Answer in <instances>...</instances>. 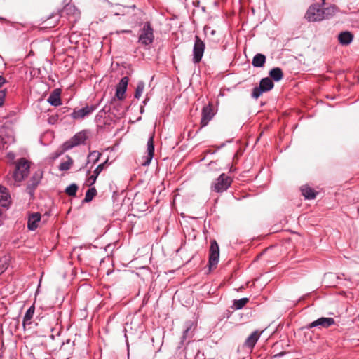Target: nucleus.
<instances>
[{"instance_id":"nucleus-13","label":"nucleus","mask_w":359,"mask_h":359,"mask_svg":"<svg viewBox=\"0 0 359 359\" xmlns=\"http://www.w3.org/2000/svg\"><path fill=\"white\" fill-rule=\"evenodd\" d=\"M335 323L332 318H320L312 322L308 325V328H312L316 326H322L323 327H329L334 325Z\"/></svg>"},{"instance_id":"nucleus-34","label":"nucleus","mask_w":359,"mask_h":359,"mask_svg":"<svg viewBox=\"0 0 359 359\" xmlns=\"http://www.w3.org/2000/svg\"><path fill=\"white\" fill-rule=\"evenodd\" d=\"M98 176H97L96 175L93 174L91 176L89 177V178L88 179V185L89 186H91L93 185L95 181H96V179Z\"/></svg>"},{"instance_id":"nucleus-18","label":"nucleus","mask_w":359,"mask_h":359,"mask_svg":"<svg viewBox=\"0 0 359 359\" xmlns=\"http://www.w3.org/2000/svg\"><path fill=\"white\" fill-rule=\"evenodd\" d=\"M9 198L10 196L8 193L7 189L3 186H0V202L3 207L8 206L10 203Z\"/></svg>"},{"instance_id":"nucleus-41","label":"nucleus","mask_w":359,"mask_h":359,"mask_svg":"<svg viewBox=\"0 0 359 359\" xmlns=\"http://www.w3.org/2000/svg\"><path fill=\"white\" fill-rule=\"evenodd\" d=\"M208 29H209V27H205V32H206L208 31Z\"/></svg>"},{"instance_id":"nucleus-27","label":"nucleus","mask_w":359,"mask_h":359,"mask_svg":"<svg viewBox=\"0 0 359 359\" xmlns=\"http://www.w3.org/2000/svg\"><path fill=\"white\" fill-rule=\"evenodd\" d=\"M249 302V299L244 297L241 299L234 300L233 307L235 309H241Z\"/></svg>"},{"instance_id":"nucleus-1","label":"nucleus","mask_w":359,"mask_h":359,"mask_svg":"<svg viewBox=\"0 0 359 359\" xmlns=\"http://www.w3.org/2000/svg\"><path fill=\"white\" fill-rule=\"evenodd\" d=\"M30 162L25 158H21L15 162V168L13 172L12 178L14 181V185L18 186V184L22 182L29 173Z\"/></svg>"},{"instance_id":"nucleus-26","label":"nucleus","mask_w":359,"mask_h":359,"mask_svg":"<svg viewBox=\"0 0 359 359\" xmlns=\"http://www.w3.org/2000/svg\"><path fill=\"white\" fill-rule=\"evenodd\" d=\"M101 155V153L97 151L90 152L88 156V162L92 161L93 164L96 163L99 161Z\"/></svg>"},{"instance_id":"nucleus-7","label":"nucleus","mask_w":359,"mask_h":359,"mask_svg":"<svg viewBox=\"0 0 359 359\" xmlns=\"http://www.w3.org/2000/svg\"><path fill=\"white\" fill-rule=\"evenodd\" d=\"M205 44L200 39L198 36H195L194 50H193V62L195 64L199 63L203 55Z\"/></svg>"},{"instance_id":"nucleus-45","label":"nucleus","mask_w":359,"mask_h":359,"mask_svg":"<svg viewBox=\"0 0 359 359\" xmlns=\"http://www.w3.org/2000/svg\"><path fill=\"white\" fill-rule=\"evenodd\" d=\"M67 359H69V358Z\"/></svg>"},{"instance_id":"nucleus-37","label":"nucleus","mask_w":359,"mask_h":359,"mask_svg":"<svg viewBox=\"0 0 359 359\" xmlns=\"http://www.w3.org/2000/svg\"><path fill=\"white\" fill-rule=\"evenodd\" d=\"M6 82V80L2 76H0V88Z\"/></svg>"},{"instance_id":"nucleus-16","label":"nucleus","mask_w":359,"mask_h":359,"mask_svg":"<svg viewBox=\"0 0 359 359\" xmlns=\"http://www.w3.org/2000/svg\"><path fill=\"white\" fill-rule=\"evenodd\" d=\"M61 90L60 88H56L53 90L50 93L49 97L48 98V102L53 106L57 107L62 104L61 99Z\"/></svg>"},{"instance_id":"nucleus-2","label":"nucleus","mask_w":359,"mask_h":359,"mask_svg":"<svg viewBox=\"0 0 359 359\" xmlns=\"http://www.w3.org/2000/svg\"><path fill=\"white\" fill-rule=\"evenodd\" d=\"M154 39V31L149 22L144 24L142 28L140 30L138 42L142 45L147 46L151 44Z\"/></svg>"},{"instance_id":"nucleus-28","label":"nucleus","mask_w":359,"mask_h":359,"mask_svg":"<svg viewBox=\"0 0 359 359\" xmlns=\"http://www.w3.org/2000/svg\"><path fill=\"white\" fill-rule=\"evenodd\" d=\"M78 190V186L76 184H72L65 189V194L69 196H75Z\"/></svg>"},{"instance_id":"nucleus-32","label":"nucleus","mask_w":359,"mask_h":359,"mask_svg":"<svg viewBox=\"0 0 359 359\" xmlns=\"http://www.w3.org/2000/svg\"><path fill=\"white\" fill-rule=\"evenodd\" d=\"M107 160L105 161L104 163L100 164L96 169L94 170L93 174L96 175L97 176L99 175V174L103 170L104 168L105 167L106 164L107 163Z\"/></svg>"},{"instance_id":"nucleus-44","label":"nucleus","mask_w":359,"mask_h":359,"mask_svg":"<svg viewBox=\"0 0 359 359\" xmlns=\"http://www.w3.org/2000/svg\"><path fill=\"white\" fill-rule=\"evenodd\" d=\"M67 344H68V343H69V342H70V340H69V339H68V340L67 341Z\"/></svg>"},{"instance_id":"nucleus-15","label":"nucleus","mask_w":359,"mask_h":359,"mask_svg":"<svg viewBox=\"0 0 359 359\" xmlns=\"http://www.w3.org/2000/svg\"><path fill=\"white\" fill-rule=\"evenodd\" d=\"M262 332H259L258 330L253 332L245 340L244 346L252 350L255 346L257 341L260 337Z\"/></svg>"},{"instance_id":"nucleus-22","label":"nucleus","mask_w":359,"mask_h":359,"mask_svg":"<svg viewBox=\"0 0 359 359\" xmlns=\"http://www.w3.org/2000/svg\"><path fill=\"white\" fill-rule=\"evenodd\" d=\"M269 76L276 81H279L283 77V73L280 68L275 67L269 72Z\"/></svg>"},{"instance_id":"nucleus-35","label":"nucleus","mask_w":359,"mask_h":359,"mask_svg":"<svg viewBox=\"0 0 359 359\" xmlns=\"http://www.w3.org/2000/svg\"><path fill=\"white\" fill-rule=\"evenodd\" d=\"M7 158L13 162V163H15V162H14V159L15 158V154L13 153V152H9L8 154H7Z\"/></svg>"},{"instance_id":"nucleus-42","label":"nucleus","mask_w":359,"mask_h":359,"mask_svg":"<svg viewBox=\"0 0 359 359\" xmlns=\"http://www.w3.org/2000/svg\"><path fill=\"white\" fill-rule=\"evenodd\" d=\"M212 165H213V163H210L209 164V166L211 168Z\"/></svg>"},{"instance_id":"nucleus-20","label":"nucleus","mask_w":359,"mask_h":359,"mask_svg":"<svg viewBox=\"0 0 359 359\" xmlns=\"http://www.w3.org/2000/svg\"><path fill=\"white\" fill-rule=\"evenodd\" d=\"M35 311L34 306H30L26 311L24 318H23V327H25L26 325L31 324V319L33 318L34 313Z\"/></svg>"},{"instance_id":"nucleus-40","label":"nucleus","mask_w":359,"mask_h":359,"mask_svg":"<svg viewBox=\"0 0 359 359\" xmlns=\"http://www.w3.org/2000/svg\"><path fill=\"white\" fill-rule=\"evenodd\" d=\"M215 30H212V31H211V34H212V35H213V34H215Z\"/></svg>"},{"instance_id":"nucleus-12","label":"nucleus","mask_w":359,"mask_h":359,"mask_svg":"<svg viewBox=\"0 0 359 359\" xmlns=\"http://www.w3.org/2000/svg\"><path fill=\"white\" fill-rule=\"evenodd\" d=\"M41 177V172H35L32 177L30 182L28 184L27 187V191L30 196H32L34 195V190L39 184Z\"/></svg>"},{"instance_id":"nucleus-24","label":"nucleus","mask_w":359,"mask_h":359,"mask_svg":"<svg viewBox=\"0 0 359 359\" xmlns=\"http://www.w3.org/2000/svg\"><path fill=\"white\" fill-rule=\"evenodd\" d=\"M67 161L62 162L60 164L59 169L62 171H67L70 169L73 164V160L69 156H67Z\"/></svg>"},{"instance_id":"nucleus-21","label":"nucleus","mask_w":359,"mask_h":359,"mask_svg":"<svg viewBox=\"0 0 359 359\" xmlns=\"http://www.w3.org/2000/svg\"><path fill=\"white\" fill-rule=\"evenodd\" d=\"M266 62V57L263 54L258 53L252 59V64L255 67H262Z\"/></svg>"},{"instance_id":"nucleus-31","label":"nucleus","mask_w":359,"mask_h":359,"mask_svg":"<svg viewBox=\"0 0 359 359\" xmlns=\"http://www.w3.org/2000/svg\"><path fill=\"white\" fill-rule=\"evenodd\" d=\"M335 11L336 8L334 6L323 8V15H325V18H328L329 17L333 15L335 13Z\"/></svg>"},{"instance_id":"nucleus-39","label":"nucleus","mask_w":359,"mask_h":359,"mask_svg":"<svg viewBox=\"0 0 359 359\" xmlns=\"http://www.w3.org/2000/svg\"><path fill=\"white\" fill-rule=\"evenodd\" d=\"M283 353H280V354H276V355H274V357H278V356H279V355H283Z\"/></svg>"},{"instance_id":"nucleus-43","label":"nucleus","mask_w":359,"mask_h":359,"mask_svg":"<svg viewBox=\"0 0 359 359\" xmlns=\"http://www.w3.org/2000/svg\"><path fill=\"white\" fill-rule=\"evenodd\" d=\"M63 346H65V344H64V343L62 344V346H61V348H60V349H62V348Z\"/></svg>"},{"instance_id":"nucleus-25","label":"nucleus","mask_w":359,"mask_h":359,"mask_svg":"<svg viewBox=\"0 0 359 359\" xmlns=\"http://www.w3.org/2000/svg\"><path fill=\"white\" fill-rule=\"evenodd\" d=\"M97 194V190L95 188H90L87 190L86 193V196L83 200L85 203H88L93 200V198L96 196Z\"/></svg>"},{"instance_id":"nucleus-3","label":"nucleus","mask_w":359,"mask_h":359,"mask_svg":"<svg viewBox=\"0 0 359 359\" xmlns=\"http://www.w3.org/2000/svg\"><path fill=\"white\" fill-rule=\"evenodd\" d=\"M87 138L88 135L85 131H81L76 133L70 140L66 141L62 145V151L64 152L72 149L74 147L84 144Z\"/></svg>"},{"instance_id":"nucleus-17","label":"nucleus","mask_w":359,"mask_h":359,"mask_svg":"<svg viewBox=\"0 0 359 359\" xmlns=\"http://www.w3.org/2000/svg\"><path fill=\"white\" fill-rule=\"evenodd\" d=\"M41 220V214L35 212L30 214L28 217L27 227L29 230L34 231L38 227V222Z\"/></svg>"},{"instance_id":"nucleus-33","label":"nucleus","mask_w":359,"mask_h":359,"mask_svg":"<svg viewBox=\"0 0 359 359\" xmlns=\"http://www.w3.org/2000/svg\"><path fill=\"white\" fill-rule=\"evenodd\" d=\"M6 92V90H0V107H2L4 104Z\"/></svg>"},{"instance_id":"nucleus-11","label":"nucleus","mask_w":359,"mask_h":359,"mask_svg":"<svg viewBox=\"0 0 359 359\" xmlns=\"http://www.w3.org/2000/svg\"><path fill=\"white\" fill-rule=\"evenodd\" d=\"M128 81L129 79L127 76L123 77L116 87V97L120 100L125 98V93L127 89Z\"/></svg>"},{"instance_id":"nucleus-5","label":"nucleus","mask_w":359,"mask_h":359,"mask_svg":"<svg viewBox=\"0 0 359 359\" xmlns=\"http://www.w3.org/2000/svg\"><path fill=\"white\" fill-rule=\"evenodd\" d=\"M305 17L310 22L320 21L325 19L323 8L318 4H314L309 8Z\"/></svg>"},{"instance_id":"nucleus-4","label":"nucleus","mask_w":359,"mask_h":359,"mask_svg":"<svg viewBox=\"0 0 359 359\" xmlns=\"http://www.w3.org/2000/svg\"><path fill=\"white\" fill-rule=\"evenodd\" d=\"M232 180L224 173L221 174L217 180L211 184L210 189L215 192H223L231 186Z\"/></svg>"},{"instance_id":"nucleus-6","label":"nucleus","mask_w":359,"mask_h":359,"mask_svg":"<svg viewBox=\"0 0 359 359\" xmlns=\"http://www.w3.org/2000/svg\"><path fill=\"white\" fill-rule=\"evenodd\" d=\"M273 86L274 83L271 79L264 78L260 81L259 86L253 88L252 96L257 99L264 92L269 91Z\"/></svg>"},{"instance_id":"nucleus-14","label":"nucleus","mask_w":359,"mask_h":359,"mask_svg":"<svg viewBox=\"0 0 359 359\" xmlns=\"http://www.w3.org/2000/svg\"><path fill=\"white\" fill-rule=\"evenodd\" d=\"M154 154V135H151L147 142V156L145 161L141 163L144 166L149 165Z\"/></svg>"},{"instance_id":"nucleus-19","label":"nucleus","mask_w":359,"mask_h":359,"mask_svg":"<svg viewBox=\"0 0 359 359\" xmlns=\"http://www.w3.org/2000/svg\"><path fill=\"white\" fill-rule=\"evenodd\" d=\"M353 35L350 32H343L339 34L338 39L341 44L348 45L353 41Z\"/></svg>"},{"instance_id":"nucleus-9","label":"nucleus","mask_w":359,"mask_h":359,"mask_svg":"<svg viewBox=\"0 0 359 359\" xmlns=\"http://www.w3.org/2000/svg\"><path fill=\"white\" fill-rule=\"evenodd\" d=\"M214 115L213 105L211 103H209L207 106H204L202 109L201 127L206 126L209 121L213 118Z\"/></svg>"},{"instance_id":"nucleus-10","label":"nucleus","mask_w":359,"mask_h":359,"mask_svg":"<svg viewBox=\"0 0 359 359\" xmlns=\"http://www.w3.org/2000/svg\"><path fill=\"white\" fill-rule=\"evenodd\" d=\"M95 108L96 107L94 105H91V106L86 105V107H84L80 109H77V110L75 109L72 114V117L74 119L83 118L85 116L91 114L95 109Z\"/></svg>"},{"instance_id":"nucleus-38","label":"nucleus","mask_w":359,"mask_h":359,"mask_svg":"<svg viewBox=\"0 0 359 359\" xmlns=\"http://www.w3.org/2000/svg\"><path fill=\"white\" fill-rule=\"evenodd\" d=\"M189 330H190V327H187L184 332V336L189 332Z\"/></svg>"},{"instance_id":"nucleus-23","label":"nucleus","mask_w":359,"mask_h":359,"mask_svg":"<svg viewBox=\"0 0 359 359\" xmlns=\"http://www.w3.org/2000/svg\"><path fill=\"white\" fill-rule=\"evenodd\" d=\"M302 195L307 199H313L316 198V193L313 189L309 187H303L301 189Z\"/></svg>"},{"instance_id":"nucleus-36","label":"nucleus","mask_w":359,"mask_h":359,"mask_svg":"<svg viewBox=\"0 0 359 359\" xmlns=\"http://www.w3.org/2000/svg\"><path fill=\"white\" fill-rule=\"evenodd\" d=\"M8 267V264L6 262L4 263L1 266L0 265V274L3 273Z\"/></svg>"},{"instance_id":"nucleus-30","label":"nucleus","mask_w":359,"mask_h":359,"mask_svg":"<svg viewBox=\"0 0 359 359\" xmlns=\"http://www.w3.org/2000/svg\"><path fill=\"white\" fill-rule=\"evenodd\" d=\"M63 13L67 15H74L77 13V9L74 5L67 4L63 8Z\"/></svg>"},{"instance_id":"nucleus-29","label":"nucleus","mask_w":359,"mask_h":359,"mask_svg":"<svg viewBox=\"0 0 359 359\" xmlns=\"http://www.w3.org/2000/svg\"><path fill=\"white\" fill-rule=\"evenodd\" d=\"M144 86H145V84L143 81L138 82L137 88H136V90H135V97L136 98L139 99L141 97V95L144 90Z\"/></svg>"},{"instance_id":"nucleus-8","label":"nucleus","mask_w":359,"mask_h":359,"mask_svg":"<svg viewBox=\"0 0 359 359\" xmlns=\"http://www.w3.org/2000/svg\"><path fill=\"white\" fill-rule=\"evenodd\" d=\"M209 266L210 268H215L219 257V245L215 240L210 241V247L209 250Z\"/></svg>"}]
</instances>
